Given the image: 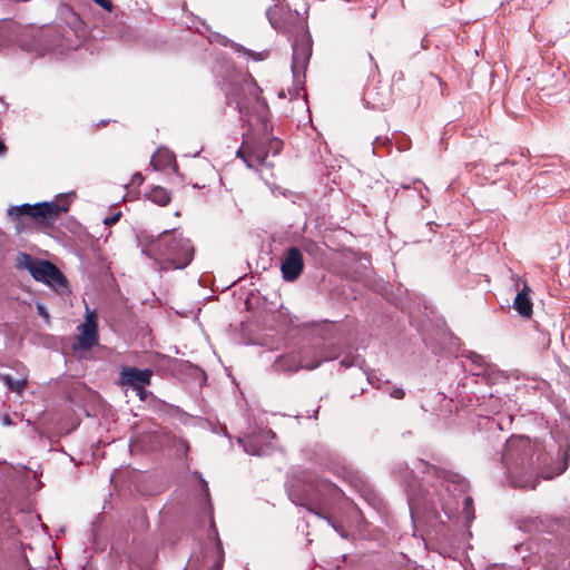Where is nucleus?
Wrapping results in <instances>:
<instances>
[{
	"label": "nucleus",
	"instance_id": "1",
	"mask_svg": "<svg viewBox=\"0 0 570 570\" xmlns=\"http://www.w3.org/2000/svg\"><path fill=\"white\" fill-rule=\"evenodd\" d=\"M194 252L191 242L176 229L164 230L142 246V253L163 269H184L191 263Z\"/></svg>",
	"mask_w": 570,
	"mask_h": 570
},
{
	"label": "nucleus",
	"instance_id": "2",
	"mask_svg": "<svg viewBox=\"0 0 570 570\" xmlns=\"http://www.w3.org/2000/svg\"><path fill=\"white\" fill-rule=\"evenodd\" d=\"M533 444L528 436L519 435L508 439L503 454L510 483L515 488L535 489L537 479L531 470Z\"/></svg>",
	"mask_w": 570,
	"mask_h": 570
},
{
	"label": "nucleus",
	"instance_id": "3",
	"mask_svg": "<svg viewBox=\"0 0 570 570\" xmlns=\"http://www.w3.org/2000/svg\"><path fill=\"white\" fill-rule=\"evenodd\" d=\"M223 557L224 552L218 539L210 540L208 544L190 556L186 570H222Z\"/></svg>",
	"mask_w": 570,
	"mask_h": 570
},
{
	"label": "nucleus",
	"instance_id": "4",
	"mask_svg": "<svg viewBox=\"0 0 570 570\" xmlns=\"http://www.w3.org/2000/svg\"><path fill=\"white\" fill-rule=\"evenodd\" d=\"M24 258L27 259L26 267L36 281L42 282L57 291L67 287L65 276L52 263L32 259L28 255H24Z\"/></svg>",
	"mask_w": 570,
	"mask_h": 570
},
{
	"label": "nucleus",
	"instance_id": "5",
	"mask_svg": "<svg viewBox=\"0 0 570 570\" xmlns=\"http://www.w3.org/2000/svg\"><path fill=\"white\" fill-rule=\"evenodd\" d=\"M312 55L311 40L304 36L301 39L295 40L293 43V60H292V72L295 81L293 91L289 90L291 97H297L299 95L301 78H304L307 63Z\"/></svg>",
	"mask_w": 570,
	"mask_h": 570
},
{
	"label": "nucleus",
	"instance_id": "6",
	"mask_svg": "<svg viewBox=\"0 0 570 570\" xmlns=\"http://www.w3.org/2000/svg\"><path fill=\"white\" fill-rule=\"evenodd\" d=\"M68 210V203L66 202L63 205L50 202V203H39L33 206L28 204H23L21 206H16L9 209L10 215H29L32 218L42 222L50 223L53 222L61 213H66Z\"/></svg>",
	"mask_w": 570,
	"mask_h": 570
},
{
	"label": "nucleus",
	"instance_id": "7",
	"mask_svg": "<svg viewBox=\"0 0 570 570\" xmlns=\"http://www.w3.org/2000/svg\"><path fill=\"white\" fill-rule=\"evenodd\" d=\"M326 358L323 356H316L315 351H306L304 353L293 352L286 355L279 356L274 367L276 371L283 372H295L301 368L314 370L318 367Z\"/></svg>",
	"mask_w": 570,
	"mask_h": 570
},
{
	"label": "nucleus",
	"instance_id": "8",
	"mask_svg": "<svg viewBox=\"0 0 570 570\" xmlns=\"http://www.w3.org/2000/svg\"><path fill=\"white\" fill-rule=\"evenodd\" d=\"M243 98L236 99V106L240 114L262 112L266 108L262 99L261 88L253 80H245L242 85Z\"/></svg>",
	"mask_w": 570,
	"mask_h": 570
},
{
	"label": "nucleus",
	"instance_id": "9",
	"mask_svg": "<svg viewBox=\"0 0 570 570\" xmlns=\"http://www.w3.org/2000/svg\"><path fill=\"white\" fill-rule=\"evenodd\" d=\"M98 325L97 315L95 311L86 309V322L79 325V335L77 337V345L79 348L88 351L98 344Z\"/></svg>",
	"mask_w": 570,
	"mask_h": 570
},
{
	"label": "nucleus",
	"instance_id": "10",
	"mask_svg": "<svg viewBox=\"0 0 570 570\" xmlns=\"http://www.w3.org/2000/svg\"><path fill=\"white\" fill-rule=\"evenodd\" d=\"M153 372L149 368L138 370L136 367L125 366L120 372V384L131 386L142 400L145 386L149 385Z\"/></svg>",
	"mask_w": 570,
	"mask_h": 570
},
{
	"label": "nucleus",
	"instance_id": "11",
	"mask_svg": "<svg viewBox=\"0 0 570 570\" xmlns=\"http://www.w3.org/2000/svg\"><path fill=\"white\" fill-rule=\"evenodd\" d=\"M303 255L297 247H289L281 264L282 276L287 282H294L303 272Z\"/></svg>",
	"mask_w": 570,
	"mask_h": 570
},
{
	"label": "nucleus",
	"instance_id": "12",
	"mask_svg": "<svg viewBox=\"0 0 570 570\" xmlns=\"http://www.w3.org/2000/svg\"><path fill=\"white\" fill-rule=\"evenodd\" d=\"M237 156L243 159L248 168L263 165L267 157V151L261 145L243 142L237 150Z\"/></svg>",
	"mask_w": 570,
	"mask_h": 570
},
{
	"label": "nucleus",
	"instance_id": "13",
	"mask_svg": "<svg viewBox=\"0 0 570 570\" xmlns=\"http://www.w3.org/2000/svg\"><path fill=\"white\" fill-rule=\"evenodd\" d=\"M276 438L275 433L271 430L263 431L258 435H253L244 443V450L252 455H265L268 453V446H262V441H271Z\"/></svg>",
	"mask_w": 570,
	"mask_h": 570
},
{
	"label": "nucleus",
	"instance_id": "14",
	"mask_svg": "<svg viewBox=\"0 0 570 570\" xmlns=\"http://www.w3.org/2000/svg\"><path fill=\"white\" fill-rule=\"evenodd\" d=\"M529 287L524 283V287L519 292L514 298L513 307L523 317H530L532 315V302L528 296Z\"/></svg>",
	"mask_w": 570,
	"mask_h": 570
},
{
	"label": "nucleus",
	"instance_id": "15",
	"mask_svg": "<svg viewBox=\"0 0 570 570\" xmlns=\"http://www.w3.org/2000/svg\"><path fill=\"white\" fill-rule=\"evenodd\" d=\"M175 163V156L171 151L166 148L157 149L150 159V165L156 170L165 169L170 167Z\"/></svg>",
	"mask_w": 570,
	"mask_h": 570
},
{
	"label": "nucleus",
	"instance_id": "16",
	"mask_svg": "<svg viewBox=\"0 0 570 570\" xmlns=\"http://www.w3.org/2000/svg\"><path fill=\"white\" fill-rule=\"evenodd\" d=\"M0 380L6 384V386L11 391L18 394H21L27 386V377L22 376L21 379L14 380L11 375L1 373Z\"/></svg>",
	"mask_w": 570,
	"mask_h": 570
},
{
	"label": "nucleus",
	"instance_id": "17",
	"mask_svg": "<svg viewBox=\"0 0 570 570\" xmlns=\"http://www.w3.org/2000/svg\"><path fill=\"white\" fill-rule=\"evenodd\" d=\"M148 198L159 206H166L170 202V194L164 187L156 186L149 191Z\"/></svg>",
	"mask_w": 570,
	"mask_h": 570
},
{
	"label": "nucleus",
	"instance_id": "18",
	"mask_svg": "<svg viewBox=\"0 0 570 570\" xmlns=\"http://www.w3.org/2000/svg\"><path fill=\"white\" fill-rule=\"evenodd\" d=\"M92 1L96 2L97 4H99L101 8H104L107 11H111V9H112V3L110 0H92Z\"/></svg>",
	"mask_w": 570,
	"mask_h": 570
},
{
	"label": "nucleus",
	"instance_id": "19",
	"mask_svg": "<svg viewBox=\"0 0 570 570\" xmlns=\"http://www.w3.org/2000/svg\"><path fill=\"white\" fill-rule=\"evenodd\" d=\"M120 215H121L120 213H116L112 216L106 217L104 219V224L109 226V225H112V224L117 223L119 220Z\"/></svg>",
	"mask_w": 570,
	"mask_h": 570
},
{
	"label": "nucleus",
	"instance_id": "20",
	"mask_svg": "<svg viewBox=\"0 0 570 570\" xmlns=\"http://www.w3.org/2000/svg\"><path fill=\"white\" fill-rule=\"evenodd\" d=\"M391 397L393 399H396V400H401L404 397L405 393L402 389L400 387H396V389H393L390 393Z\"/></svg>",
	"mask_w": 570,
	"mask_h": 570
},
{
	"label": "nucleus",
	"instance_id": "21",
	"mask_svg": "<svg viewBox=\"0 0 570 570\" xmlns=\"http://www.w3.org/2000/svg\"><path fill=\"white\" fill-rule=\"evenodd\" d=\"M38 313L45 318L46 322H49V314L46 307L42 304L37 305Z\"/></svg>",
	"mask_w": 570,
	"mask_h": 570
},
{
	"label": "nucleus",
	"instance_id": "22",
	"mask_svg": "<svg viewBox=\"0 0 570 570\" xmlns=\"http://www.w3.org/2000/svg\"><path fill=\"white\" fill-rule=\"evenodd\" d=\"M471 505H472V498L466 497V498L464 499V510H465L466 512H469V510H470Z\"/></svg>",
	"mask_w": 570,
	"mask_h": 570
},
{
	"label": "nucleus",
	"instance_id": "23",
	"mask_svg": "<svg viewBox=\"0 0 570 570\" xmlns=\"http://www.w3.org/2000/svg\"><path fill=\"white\" fill-rule=\"evenodd\" d=\"M11 423H12V422H11L10 416H9L8 414H4V415L2 416V424H3V425H6V426H9V425H11Z\"/></svg>",
	"mask_w": 570,
	"mask_h": 570
},
{
	"label": "nucleus",
	"instance_id": "24",
	"mask_svg": "<svg viewBox=\"0 0 570 570\" xmlns=\"http://www.w3.org/2000/svg\"><path fill=\"white\" fill-rule=\"evenodd\" d=\"M144 180L141 174H136L134 177H132V183H137V184H141Z\"/></svg>",
	"mask_w": 570,
	"mask_h": 570
},
{
	"label": "nucleus",
	"instance_id": "25",
	"mask_svg": "<svg viewBox=\"0 0 570 570\" xmlns=\"http://www.w3.org/2000/svg\"><path fill=\"white\" fill-rule=\"evenodd\" d=\"M203 488H204V492H205V495L208 497V487H207V482L204 480V479H200L199 480Z\"/></svg>",
	"mask_w": 570,
	"mask_h": 570
},
{
	"label": "nucleus",
	"instance_id": "26",
	"mask_svg": "<svg viewBox=\"0 0 570 570\" xmlns=\"http://www.w3.org/2000/svg\"><path fill=\"white\" fill-rule=\"evenodd\" d=\"M409 504H410V509L411 511L413 512V508H414V498L412 495L409 497Z\"/></svg>",
	"mask_w": 570,
	"mask_h": 570
},
{
	"label": "nucleus",
	"instance_id": "27",
	"mask_svg": "<svg viewBox=\"0 0 570 570\" xmlns=\"http://www.w3.org/2000/svg\"><path fill=\"white\" fill-rule=\"evenodd\" d=\"M6 151V146L3 142L0 141V155H2Z\"/></svg>",
	"mask_w": 570,
	"mask_h": 570
},
{
	"label": "nucleus",
	"instance_id": "28",
	"mask_svg": "<svg viewBox=\"0 0 570 570\" xmlns=\"http://www.w3.org/2000/svg\"><path fill=\"white\" fill-rule=\"evenodd\" d=\"M278 96H279L281 98H285V97H286V95H285L284 90H281V91H279V94H278Z\"/></svg>",
	"mask_w": 570,
	"mask_h": 570
},
{
	"label": "nucleus",
	"instance_id": "29",
	"mask_svg": "<svg viewBox=\"0 0 570 570\" xmlns=\"http://www.w3.org/2000/svg\"><path fill=\"white\" fill-rule=\"evenodd\" d=\"M342 364H344L345 366H350L351 365L350 363L346 362V360H343Z\"/></svg>",
	"mask_w": 570,
	"mask_h": 570
},
{
	"label": "nucleus",
	"instance_id": "30",
	"mask_svg": "<svg viewBox=\"0 0 570 570\" xmlns=\"http://www.w3.org/2000/svg\"><path fill=\"white\" fill-rule=\"evenodd\" d=\"M274 144L278 147L281 142L278 140H275Z\"/></svg>",
	"mask_w": 570,
	"mask_h": 570
}]
</instances>
